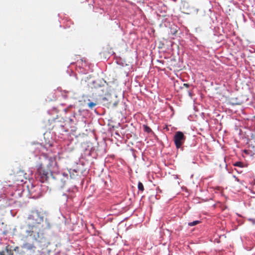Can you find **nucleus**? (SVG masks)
Masks as SVG:
<instances>
[{
    "label": "nucleus",
    "instance_id": "9b49d317",
    "mask_svg": "<svg viewBox=\"0 0 255 255\" xmlns=\"http://www.w3.org/2000/svg\"><path fill=\"white\" fill-rule=\"evenodd\" d=\"M22 248L34 253L36 248L33 243H25L22 245Z\"/></svg>",
    "mask_w": 255,
    "mask_h": 255
},
{
    "label": "nucleus",
    "instance_id": "dca6fc26",
    "mask_svg": "<svg viewBox=\"0 0 255 255\" xmlns=\"http://www.w3.org/2000/svg\"><path fill=\"white\" fill-rule=\"evenodd\" d=\"M143 130L145 132L148 133L152 132V129L147 125H143Z\"/></svg>",
    "mask_w": 255,
    "mask_h": 255
},
{
    "label": "nucleus",
    "instance_id": "f8f14e48",
    "mask_svg": "<svg viewBox=\"0 0 255 255\" xmlns=\"http://www.w3.org/2000/svg\"><path fill=\"white\" fill-rule=\"evenodd\" d=\"M76 190V187H72L71 189H68L67 190V192H68V194L67 193H63V196L65 197L66 201H67V199L69 197H73V193L75 192V191Z\"/></svg>",
    "mask_w": 255,
    "mask_h": 255
},
{
    "label": "nucleus",
    "instance_id": "20e7f679",
    "mask_svg": "<svg viewBox=\"0 0 255 255\" xmlns=\"http://www.w3.org/2000/svg\"><path fill=\"white\" fill-rule=\"evenodd\" d=\"M29 193L31 197L34 199H37L42 196L43 193L46 187L42 186L40 184H34L30 183L27 185Z\"/></svg>",
    "mask_w": 255,
    "mask_h": 255
},
{
    "label": "nucleus",
    "instance_id": "b1692460",
    "mask_svg": "<svg viewBox=\"0 0 255 255\" xmlns=\"http://www.w3.org/2000/svg\"><path fill=\"white\" fill-rule=\"evenodd\" d=\"M69 121L70 123H74V120L72 119H69Z\"/></svg>",
    "mask_w": 255,
    "mask_h": 255
},
{
    "label": "nucleus",
    "instance_id": "6e6552de",
    "mask_svg": "<svg viewBox=\"0 0 255 255\" xmlns=\"http://www.w3.org/2000/svg\"><path fill=\"white\" fill-rule=\"evenodd\" d=\"M105 82V81L101 80H94L91 83L90 87L92 89H97L103 87Z\"/></svg>",
    "mask_w": 255,
    "mask_h": 255
},
{
    "label": "nucleus",
    "instance_id": "2eb2a0df",
    "mask_svg": "<svg viewBox=\"0 0 255 255\" xmlns=\"http://www.w3.org/2000/svg\"><path fill=\"white\" fill-rule=\"evenodd\" d=\"M88 102L87 105L90 109H93L97 105L96 102H91L90 99L88 100Z\"/></svg>",
    "mask_w": 255,
    "mask_h": 255
},
{
    "label": "nucleus",
    "instance_id": "a211bd4d",
    "mask_svg": "<svg viewBox=\"0 0 255 255\" xmlns=\"http://www.w3.org/2000/svg\"><path fill=\"white\" fill-rule=\"evenodd\" d=\"M138 189L139 191L143 192L144 190V186L142 183L140 182L138 183Z\"/></svg>",
    "mask_w": 255,
    "mask_h": 255
},
{
    "label": "nucleus",
    "instance_id": "f3484780",
    "mask_svg": "<svg viewBox=\"0 0 255 255\" xmlns=\"http://www.w3.org/2000/svg\"><path fill=\"white\" fill-rule=\"evenodd\" d=\"M233 165L234 166H237V167H241V168L244 167V164L242 162H241V161L235 162V163H233Z\"/></svg>",
    "mask_w": 255,
    "mask_h": 255
},
{
    "label": "nucleus",
    "instance_id": "ddd939ff",
    "mask_svg": "<svg viewBox=\"0 0 255 255\" xmlns=\"http://www.w3.org/2000/svg\"><path fill=\"white\" fill-rule=\"evenodd\" d=\"M13 251L9 246H6L4 251L0 252V255H13Z\"/></svg>",
    "mask_w": 255,
    "mask_h": 255
},
{
    "label": "nucleus",
    "instance_id": "a878e982",
    "mask_svg": "<svg viewBox=\"0 0 255 255\" xmlns=\"http://www.w3.org/2000/svg\"><path fill=\"white\" fill-rule=\"evenodd\" d=\"M70 173H71V172H70ZM74 174H73V175H70V176H71V177H72V178H74Z\"/></svg>",
    "mask_w": 255,
    "mask_h": 255
},
{
    "label": "nucleus",
    "instance_id": "393cba45",
    "mask_svg": "<svg viewBox=\"0 0 255 255\" xmlns=\"http://www.w3.org/2000/svg\"><path fill=\"white\" fill-rule=\"evenodd\" d=\"M237 171L238 172V173H242V171L241 170H237Z\"/></svg>",
    "mask_w": 255,
    "mask_h": 255
},
{
    "label": "nucleus",
    "instance_id": "f03ea898",
    "mask_svg": "<svg viewBox=\"0 0 255 255\" xmlns=\"http://www.w3.org/2000/svg\"><path fill=\"white\" fill-rule=\"evenodd\" d=\"M45 167L49 170L50 174L59 170L55 157L48 156L46 154H41L39 157V161L35 166L36 172L35 174L36 179L41 183L46 181L49 177V173L45 170Z\"/></svg>",
    "mask_w": 255,
    "mask_h": 255
},
{
    "label": "nucleus",
    "instance_id": "4be33fe9",
    "mask_svg": "<svg viewBox=\"0 0 255 255\" xmlns=\"http://www.w3.org/2000/svg\"><path fill=\"white\" fill-rule=\"evenodd\" d=\"M192 86V85H189V84L184 83L183 85V87L188 88Z\"/></svg>",
    "mask_w": 255,
    "mask_h": 255
},
{
    "label": "nucleus",
    "instance_id": "f257e3e1",
    "mask_svg": "<svg viewBox=\"0 0 255 255\" xmlns=\"http://www.w3.org/2000/svg\"><path fill=\"white\" fill-rule=\"evenodd\" d=\"M46 225H34L26 222L25 225L20 226V233L24 237L29 238L33 242L41 244L43 246L50 244L51 226L49 221L45 220Z\"/></svg>",
    "mask_w": 255,
    "mask_h": 255
},
{
    "label": "nucleus",
    "instance_id": "39448f33",
    "mask_svg": "<svg viewBox=\"0 0 255 255\" xmlns=\"http://www.w3.org/2000/svg\"><path fill=\"white\" fill-rule=\"evenodd\" d=\"M23 192V189L22 187L19 186L18 188L16 189V187L13 186L10 188L8 191H6V193L0 195V201L1 199L8 197L9 195L15 198H20L22 196Z\"/></svg>",
    "mask_w": 255,
    "mask_h": 255
},
{
    "label": "nucleus",
    "instance_id": "bb28decb",
    "mask_svg": "<svg viewBox=\"0 0 255 255\" xmlns=\"http://www.w3.org/2000/svg\"><path fill=\"white\" fill-rule=\"evenodd\" d=\"M73 171L76 172H77L76 170H74Z\"/></svg>",
    "mask_w": 255,
    "mask_h": 255
},
{
    "label": "nucleus",
    "instance_id": "7ed1b4c3",
    "mask_svg": "<svg viewBox=\"0 0 255 255\" xmlns=\"http://www.w3.org/2000/svg\"><path fill=\"white\" fill-rule=\"evenodd\" d=\"M44 219V214L42 211L38 210H32L28 215L27 217V221L34 225H38L39 226H44L42 225Z\"/></svg>",
    "mask_w": 255,
    "mask_h": 255
},
{
    "label": "nucleus",
    "instance_id": "1a4fd4ad",
    "mask_svg": "<svg viewBox=\"0 0 255 255\" xmlns=\"http://www.w3.org/2000/svg\"><path fill=\"white\" fill-rule=\"evenodd\" d=\"M89 67H87V63L85 61L84 62H82L81 65H79L77 68V71L83 74H87L88 72Z\"/></svg>",
    "mask_w": 255,
    "mask_h": 255
},
{
    "label": "nucleus",
    "instance_id": "423d86ee",
    "mask_svg": "<svg viewBox=\"0 0 255 255\" xmlns=\"http://www.w3.org/2000/svg\"><path fill=\"white\" fill-rule=\"evenodd\" d=\"M52 178L55 179L57 184L62 187L65 184L66 182L68 179V174L62 171H59V170L57 172L50 174Z\"/></svg>",
    "mask_w": 255,
    "mask_h": 255
},
{
    "label": "nucleus",
    "instance_id": "412c9836",
    "mask_svg": "<svg viewBox=\"0 0 255 255\" xmlns=\"http://www.w3.org/2000/svg\"><path fill=\"white\" fill-rule=\"evenodd\" d=\"M187 92H188V94L189 95V96L191 98H192L193 96L194 95L193 91L191 90H189L187 91Z\"/></svg>",
    "mask_w": 255,
    "mask_h": 255
},
{
    "label": "nucleus",
    "instance_id": "6ab92c4d",
    "mask_svg": "<svg viewBox=\"0 0 255 255\" xmlns=\"http://www.w3.org/2000/svg\"><path fill=\"white\" fill-rule=\"evenodd\" d=\"M199 223H200L199 221H198V220L194 221L188 223V226H191V227L197 225Z\"/></svg>",
    "mask_w": 255,
    "mask_h": 255
},
{
    "label": "nucleus",
    "instance_id": "aec40b11",
    "mask_svg": "<svg viewBox=\"0 0 255 255\" xmlns=\"http://www.w3.org/2000/svg\"><path fill=\"white\" fill-rule=\"evenodd\" d=\"M243 153H245L247 155H252V152L248 149H244L243 150Z\"/></svg>",
    "mask_w": 255,
    "mask_h": 255
},
{
    "label": "nucleus",
    "instance_id": "5701e85b",
    "mask_svg": "<svg viewBox=\"0 0 255 255\" xmlns=\"http://www.w3.org/2000/svg\"><path fill=\"white\" fill-rule=\"evenodd\" d=\"M248 220H249V221L252 222L253 224H255V219L249 218Z\"/></svg>",
    "mask_w": 255,
    "mask_h": 255
},
{
    "label": "nucleus",
    "instance_id": "0eeeda50",
    "mask_svg": "<svg viewBox=\"0 0 255 255\" xmlns=\"http://www.w3.org/2000/svg\"><path fill=\"white\" fill-rule=\"evenodd\" d=\"M186 136L182 131H178L175 132L173 137V141L176 148L181 149L183 150L182 145L184 144Z\"/></svg>",
    "mask_w": 255,
    "mask_h": 255
},
{
    "label": "nucleus",
    "instance_id": "9d476101",
    "mask_svg": "<svg viewBox=\"0 0 255 255\" xmlns=\"http://www.w3.org/2000/svg\"><path fill=\"white\" fill-rule=\"evenodd\" d=\"M25 174L23 171L19 170L15 175V180L17 182H24V183H26V182L24 181Z\"/></svg>",
    "mask_w": 255,
    "mask_h": 255
},
{
    "label": "nucleus",
    "instance_id": "4468645a",
    "mask_svg": "<svg viewBox=\"0 0 255 255\" xmlns=\"http://www.w3.org/2000/svg\"><path fill=\"white\" fill-rule=\"evenodd\" d=\"M116 62L117 64L121 65L123 67L127 65V64L126 63L125 61L122 59L121 57L117 58L116 59Z\"/></svg>",
    "mask_w": 255,
    "mask_h": 255
}]
</instances>
